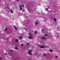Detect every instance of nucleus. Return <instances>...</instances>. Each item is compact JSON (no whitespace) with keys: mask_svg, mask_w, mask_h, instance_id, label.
Instances as JSON below:
<instances>
[{"mask_svg":"<svg viewBox=\"0 0 60 60\" xmlns=\"http://www.w3.org/2000/svg\"><path fill=\"white\" fill-rule=\"evenodd\" d=\"M27 45H29V43H27Z\"/></svg>","mask_w":60,"mask_h":60,"instance_id":"25","label":"nucleus"},{"mask_svg":"<svg viewBox=\"0 0 60 60\" xmlns=\"http://www.w3.org/2000/svg\"><path fill=\"white\" fill-rule=\"evenodd\" d=\"M19 6H20V11H21V10H22V8H21V5H20Z\"/></svg>","mask_w":60,"mask_h":60,"instance_id":"2","label":"nucleus"},{"mask_svg":"<svg viewBox=\"0 0 60 60\" xmlns=\"http://www.w3.org/2000/svg\"><path fill=\"white\" fill-rule=\"evenodd\" d=\"M7 28H6L5 30V31H7Z\"/></svg>","mask_w":60,"mask_h":60,"instance_id":"14","label":"nucleus"},{"mask_svg":"<svg viewBox=\"0 0 60 60\" xmlns=\"http://www.w3.org/2000/svg\"><path fill=\"white\" fill-rule=\"evenodd\" d=\"M38 22H37L35 23V25H37V24H38Z\"/></svg>","mask_w":60,"mask_h":60,"instance_id":"10","label":"nucleus"},{"mask_svg":"<svg viewBox=\"0 0 60 60\" xmlns=\"http://www.w3.org/2000/svg\"><path fill=\"white\" fill-rule=\"evenodd\" d=\"M7 55V53H6L5 54V55Z\"/></svg>","mask_w":60,"mask_h":60,"instance_id":"23","label":"nucleus"},{"mask_svg":"<svg viewBox=\"0 0 60 60\" xmlns=\"http://www.w3.org/2000/svg\"><path fill=\"white\" fill-rule=\"evenodd\" d=\"M28 22H29V21H28Z\"/></svg>","mask_w":60,"mask_h":60,"instance_id":"34","label":"nucleus"},{"mask_svg":"<svg viewBox=\"0 0 60 60\" xmlns=\"http://www.w3.org/2000/svg\"><path fill=\"white\" fill-rule=\"evenodd\" d=\"M16 42H18V40H16Z\"/></svg>","mask_w":60,"mask_h":60,"instance_id":"19","label":"nucleus"},{"mask_svg":"<svg viewBox=\"0 0 60 60\" xmlns=\"http://www.w3.org/2000/svg\"><path fill=\"white\" fill-rule=\"evenodd\" d=\"M14 28H15V29L16 30H17V28H16V26H14Z\"/></svg>","mask_w":60,"mask_h":60,"instance_id":"5","label":"nucleus"},{"mask_svg":"<svg viewBox=\"0 0 60 60\" xmlns=\"http://www.w3.org/2000/svg\"><path fill=\"white\" fill-rule=\"evenodd\" d=\"M19 38H20L21 39V38H22V36H20V37Z\"/></svg>","mask_w":60,"mask_h":60,"instance_id":"13","label":"nucleus"},{"mask_svg":"<svg viewBox=\"0 0 60 60\" xmlns=\"http://www.w3.org/2000/svg\"><path fill=\"white\" fill-rule=\"evenodd\" d=\"M46 54H44V56H46Z\"/></svg>","mask_w":60,"mask_h":60,"instance_id":"18","label":"nucleus"},{"mask_svg":"<svg viewBox=\"0 0 60 60\" xmlns=\"http://www.w3.org/2000/svg\"><path fill=\"white\" fill-rule=\"evenodd\" d=\"M54 21H55V22L56 21V19L55 18H54Z\"/></svg>","mask_w":60,"mask_h":60,"instance_id":"9","label":"nucleus"},{"mask_svg":"<svg viewBox=\"0 0 60 60\" xmlns=\"http://www.w3.org/2000/svg\"><path fill=\"white\" fill-rule=\"evenodd\" d=\"M52 20H54V19H53V18H52Z\"/></svg>","mask_w":60,"mask_h":60,"instance_id":"32","label":"nucleus"},{"mask_svg":"<svg viewBox=\"0 0 60 60\" xmlns=\"http://www.w3.org/2000/svg\"><path fill=\"white\" fill-rule=\"evenodd\" d=\"M47 34H45V36H47Z\"/></svg>","mask_w":60,"mask_h":60,"instance_id":"22","label":"nucleus"},{"mask_svg":"<svg viewBox=\"0 0 60 60\" xmlns=\"http://www.w3.org/2000/svg\"><path fill=\"white\" fill-rule=\"evenodd\" d=\"M27 24H28V23H27Z\"/></svg>","mask_w":60,"mask_h":60,"instance_id":"35","label":"nucleus"},{"mask_svg":"<svg viewBox=\"0 0 60 60\" xmlns=\"http://www.w3.org/2000/svg\"><path fill=\"white\" fill-rule=\"evenodd\" d=\"M29 35H31V34L30 33L29 34Z\"/></svg>","mask_w":60,"mask_h":60,"instance_id":"28","label":"nucleus"},{"mask_svg":"<svg viewBox=\"0 0 60 60\" xmlns=\"http://www.w3.org/2000/svg\"><path fill=\"white\" fill-rule=\"evenodd\" d=\"M6 40H9V38H7V39Z\"/></svg>","mask_w":60,"mask_h":60,"instance_id":"26","label":"nucleus"},{"mask_svg":"<svg viewBox=\"0 0 60 60\" xmlns=\"http://www.w3.org/2000/svg\"><path fill=\"white\" fill-rule=\"evenodd\" d=\"M45 48V47L43 46H41L40 47L41 48Z\"/></svg>","mask_w":60,"mask_h":60,"instance_id":"3","label":"nucleus"},{"mask_svg":"<svg viewBox=\"0 0 60 60\" xmlns=\"http://www.w3.org/2000/svg\"><path fill=\"white\" fill-rule=\"evenodd\" d=\"M15 49H18V48L17 47H15Z\"/></svg>","mask_w":60,"mask_h":60,"instance_id":"17","label":"nucleus"},{"mask_svg":"<svg viewBox=\"0 0 60 60\" xmlns=\"http://www.w3.org/2000/svg\"><path fill=\"white\" fill-rule=\"evenodd\" d=\"M56 58H57V56H55Z\"/></svg>","mask_w":60,"mask_h":60,"instance_id":"24","label":"nucleus"},{"mask_svg":"<svg viewBox=\"0 0 60 60\" xmlns=\"http://www.w3.org/2000/svg\"><path fill=\"white\" fill-rule=\"evenodd\" d=\"M46 11H48V9L47 8H46Z\"/></svg>","mask_w":60,"mask_h":60,"instance_id":"12","label":"nucleus"},{"mask_svg":"<svg viewBox=\"0 0 60 60\" xmlns=\"http://www.w3.org/2000/svg\"><path fill=\"white\" fill-rule=\"evenodd\" d=\"M45 30H44V29H42L41 30V31L42 32H43V31H44Z\"/></svg>","mask_w":60,"mask_h":60,"instance_id":"7","label":"nucleus"},{"mask_svg":"<svg viewBox=\"0 0 60 60\" xmlns=\"http://www.w3.org/2000/svg\"><path fill=\"white\" fill-rule=\"evenodd\" d=\"M23 46V44H21V46Z\"/></svg>","mask_w":60,"mask_h":60,"instance_id":"11","label":"nucleus"},{"mask_svg":"<svg viewBox=\"0 0 60 60\" xmlns=\"http://www.w3.org/2000/svg\"><path fill=\"white\" fill-rule=\"evenodd\" d=\"M29 39H31V38H32V36H29Z\"/></svg>","mask_w":60,"mask_h":60,"instance_id":"4","label":"nucleus"},{"mask_svg":"<svg viewBox=\"0 0 60 60\" xmlns=\"http://www.w3.org/2000/svg\"><path fill=\"white\" fill-rule=\"evenodd\" d=\"M35 33L36 34H37V32H36V31H35Z\"/></svg>","mask_w":60,"mask_h":60,"instance_id":"21","label":"nucleus"},{"mask_svg":"<svg viewBox=\"0 0 60 60\" xmlns=\"http://www.w3.org/2000/svg\"><path fill=\"white\" fill-rule=\"evenodd\" d=\"M10 12H11V13H13V11H12V10H11Z\"/></svg>","mask_w":60,"mask_h":60,"instance_id":"8","label":"nucleus"},{"mask_svg":"<svg viewBox=\"0 0 60 60\" xmlns=\"http://www.w3.org/2000/svg\"><path fill=\"white\" fill-rule=\"evenodd\" d=\"M48 7V8H49V6Z\"/></svg>","mask_w":60,"mask_h":60,"instance_id":"30","label":"nucleus"},{"mask_svg":"<svg viewBox=\"0 0 60 60\" xmlns=\"http://www.w3.org/2000/svg\"><path fill=\"white\" fill-rule=\"evenodd\" d=\"M22 7H24V5H22Z\"/></svg>","mask_w":60,"mask_h":60,"instance_id":"20","label":"nucleus"},{"mask_svg":"<svg viewBox=\"0 0 60 60\" xmlns=\"http://www.w3.org/2000/svg\"><path fill=\"white\" fill-rule=\"evenodd\" d=\"M40 54H39V55H38V56H40Z\"/></svg>","mask_w":60,"mask_h":60,"instance_id":"33","label":"nucleus"},{"mask_svg":"<svg viewBox=\"0 0 60 60\" xmlns=\"http://www.w3.org/2000/svg\"><path fill=\"white\" fill-rule=\"evenodd\" d=\"M32 50H30L29 51H28V53L29 54H30V55H32V53H31V52H32Z\"/></svg>","mask_w":60,"mask_h":60,"instance_id":"1","label":"nucleus"},{"mask_svg":"<svg viewBox=\"0 0 60 60\" xmlns=\"http://www.w3.org/2000/svg\"><path fill=\"white\" fill-rule=\"evenodd\" d=\"M22 11V12H24V10H23Z\"/></svg>","mask_w":60,"mask_h":60,"instance_id":"27","label":"nucleus"},{"mask_svg":"<svg viewBox=\"0 0 60 60\" xmlns=\"http://www.w3.org/2000/svg\"><path fill=\"white\" fill-rule=\"evenodd\" d=\"M0 60H2V59H1V57H0Z\"/></svg>","mask_w":60,"mask_h":60,"instance_id":"29","label":"nucleus"},{"mask_svg":"<svg viewBox=\"0 0 60 60\" xmlns=\"http://www.w3.org/2000/svg\"><path fill=\"white\" fill-rule=\"evenodd\" d=\"M42 39H43V40H44L45 39H46V38H45L44 37H43V38H41Z\"/></svg>","mask_w":60,"mask_h":60,"instance_id":"6","label":"nucleus"},{"mask_svg":"<svg viewBox=\"0 0 60 60\" xmlns=\"http://www.w3.org/2000/svg\"><path fill=\"white\" fill-rule=\"evenodd\" d=\"M10 52H12V51H12V50H10Z\"/></svg>","mask_w":60,"mask_h":60,"instance_id":"16","label":"nucleus"},{"mask_svg":"<svg viewBox=\"0 0 60 60\" xmlns=\"http://www.w3.org/2000/svg\"><path fill=\"white\" fill-rule=\"evenodd\" d=\"M17 1H19V0H16Z\"/></svg>","mask_w":60,"mask_h":60,"instance_id":"31","label":"nucleus"},{"mask_svg":"<svg viewBox=\"0 0 60 60\" xmlns=\"http://www.w3.org/2000/svg\"><path fill=\"white\" fill-rule=\"evenodd\" d=\"M50 52H52L53 51V50H50Z\"/></svg>","mask_w":60,"mask_h":60,"instance_id":"15","label":"nucleus"}]
</instances>
